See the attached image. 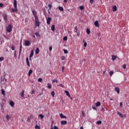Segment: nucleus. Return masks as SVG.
<instances>
[{
  "label": "nucleus",
  "instance_id": "obj_1",
  "mask_svg": "<svg viewBox=\"0 0 129 129\" xmlns=\"http://www.w3.org/2000/svg\"><path fill=\"white\" fill-rule=\"evenodd\" d=\"M14 9H12V12H18V9L17 6V0H14Z\"/></svg>",
  "mask_w": 129,
  "mask_h": 129
},
{
  "label": "nucleus",
  "instance_id": "obj_2",
  "mask_svg": "<svg viewBox=\"0 0 129 129\" xmlns=\"http://www.w3.org/2000/svg\"><path fill=\"white\" fill-rule=\"evenodd\" d=\"M35 22L36 27H40V21H39V18L38 17L35 18Z\"/></svg>",
  "mask_w": 129,
  "mask_h": 129
},
{
  "label": "nucleus",
  "instance_id": "obj_3",
  "mask_svg": "<svg viewBox=\"0 0 129 129\" xmlns=\"http://www.w3.org/2000/svg\"><path fill=\"white\" fill-rule=\"evenodd\" d=\"M7 32L11 33L12 32V25H9L7 28Z\"/></svg>",
  "mask_w": 129,
  "mask_h": 129
},
{
  "label": "nucleus",
  "instance_id": "obj_4",
  "mask_svg": "<svg viewBox=\"0 0 129 129\" xmlns=\"http://www.w3.org/2000/svg\"><path fill=\"white\" fill-rule=\"evenodd\" d=\"M32 14L35 18V19L38 18V16H37V12H36V11L32 10Z\"/></svg>",
  "mask_w": 129,
  "mask_h": 129
},
{
  "label": "nucleus",
  "instance_id": "obj_5",
  "mask_svg": "<svg viewBox=\"0 0 129 129\" xmlns=\"http://www.w3.org/2000/svg\"><path fill=\"white\" fill-rule=\"evenodd\" d=\"M51 20H52V19H51L50 17H48L47 19L46 23H47V25H50V24H51Z\"/></svg>",
  "mask_w": 129,
  "mask_h": 129
},
{
  "label": "nucleus",
  "instance_id": "obj_6",
  "mask_svg": "<svg viewBox=\"0 0 129 129\" xmlns=\"http://www.w3.org/2000/svg\"><path fill=\"white\" fill-rule=\"evenodd\" d=\"M60 123L62 124V125H65V124H67V121L62 120L61 121Z\"/></svg>",
  "mask_w": 129,
  "mask_h": 129
},
{
  "label": "nucleus",
  "instance_id": "obj_7",
  "mask_svg": "<svg viewBox=\"0 0 129 129\" xmlns=\"http://www.w3.org/2000/svg\"><path fill=\"white\" fill-rule=\"evenodd\" d=\"M117 11V8L115 6H113L112 7V11L113 12H116Z\"/></svg>",
  "mask_w": 129,
  "mask_h": 129
},
{
  "label": "nucleus",
  "instance_id": "obj_8",
  "mask_svg": "<svg viewBox=\"0 0 129 129\" xmlns=\"http://www.w3.org/2000/svg\"><path fill=\"white\" fill-rule=\"evenodd\" d=\"M94 25L95 27H99V23L98 22V21H95Z\"/></svg>",
  "mask_w": 129,
  "mask_h": 129
},
{
  "label": "nucleus",
  "instance_id": "obj_9",
  "mask_svg": "<svg viewBox=\"0 0 129 129\" xmlns=\"http://www.w3.org/2000/svg\"><path fill=\"white\" fill-rule=\"evenodd\" d=\"M3 18L4 19V21H8V16L6 14L3 15Z\"/></svg>",
  "mask_w": 129,
  "mask_h": 129
},
{
  "label": "nucleus",
  "instance_id": "obj_10",
  "mask_svg": "<svg viewBox=\"0 0 129 129\" xmlns=\"http://www.w3.org/2000/svg\"><path fill=\"white\" fill-rule=\"evenodd\" d=\"M10 105H11V106H12V107H14V106H15V102L11 101L10 102Z\"/></svg>",
  "mask_w": 129,
  "mask_h": 129
},
{
  "label": "nucleus",
  "instance_id": "obj_11",
  "mask_svg": "<svg viewBox=\"0 0 129 129\" xmlns=\"http://www.w3.org/2000/svg\"><path fill=\"white\" fill-rule=\"evenodd\" d=\"M25 46H29L30 45V41L29 40H26L25 42Z\"/></svg>",
  "mask_w": 129,
  "mask_h": 129
},
{
  "label": "nucleus",
  "instance_id": "obj_12",
  "mask_svg": "<svg viewBox=\"0 0 129 129\" xmlns=\"http://www.w3.org/2000/svg\"><path fill=\"white\" fill-rule=\"evenodd\" d=\"M115 91H116L118 94H119V88H118V87H116L115 88Z\"/></svg>",
  "mask_w": 129,
  "mask_h": 129
},
{
  "label": "nucleus",
  "instance_id": "obj_13",
  "mask_svg": "<svg viewBox=\"0 0 129 129\" xmlns=\"http://www.w3.org/2000/svg\"><path fill=\"white\" fill-rule=\"evenodd\" d=\"M101 104V103H100V102H97L96 103L95 105H96V107H98V106H100Z\"/></svg>",
  "mask_w": 129,
  "mask_h": 129
},
{
  "label": "nucleus",
  "instance_id": "obj_14",
  "mask_svg": "<svg viewBox=\"0 0 129 129\" xmlns=\"http://www.w3.org/2000/svg\"><path fill=\"white\" fill-rule=\"evenodd\" d=\"M26 62L27 64V66H28V67H30V62L29 61V58L28 57L26 58Z\"/></svg>",
  "mask_w": 129,
  "mask_h": 129
},
{
  "label": "nucleus",
  "instance_id": "obj_15",
  "mask_svg": "<svg viewBox=\"0 0 129 129\" xmlns=\"http://www.w3.org/2000/svg\"><path fill=\"white\" fill-rule=\"evenodd\" d=\"M6 91H5V90H4V89H2L1 90V93H2V94L3 95H4V96L6 95V93H5Z\"/></svg>",
  "mask_w": 129,
  "mask_h": 129
},
{
  "label": "nucleus",
  "instance_id": "obj_16",
  "mask_svg": "<svg viewBox=\"0 0 129 129\" xmlns=\"http://www.w3.org/2000/svg\"><path fill=\"white\" fill-rule=\"evenodd\" d=\"M65 93H66L67 96H69L70 98H71V96H70V94H69V92L68 91H65Z\"/></svg>",
  "mask_w": 129,
  "mask_h": 129
},
{
  "label": "nucleus",
  "instance_id": "obj_17",
  "mask_svg": "<svg viewBox=\"0 0 129 129\" xmlns=\"http://www.w3.org/2000/svg\"><path fill=\"white\" fill-rule=\"evenodd\" d=\"M60 116L61 117V118H67V117H66V116H64V115H63V114H60Z\"/></svg>",
  "mask_w": 129,
  "mask_h": 129
},
{
  "label": "nucleus",
  "instance_id": "obj_18",
  "mask_svg": "<svg viewBox=\"0 0 129 129\" xmlns=\"http://www.w3.org/2000/svg\"><path fill=\"white\" fill-rule=\"evenodd\" d=\"M40 52V49L39 48H37L35 50V54H39V52Z\"/></svg>",
  "mask_w": 129,
  "mask_h": 129
},
{
  "label": "nucleus",
  "instance_id": "obj_19",
  "mask_svg": "<svg viewBox=\"0 0 129 129\" xmlns=\"http://www.w3.org/2000/svg\"><path fill=\"white\" fill-rule=\"evenodd\" d=\"M51 29L52 31H55V25H52V26L51 27Z\"/></svg>",
  "mask_w": 129,
  "mask_h": 129
},
{
  "label": "nucleus",
  "instance_id": "obj_20",
  "mask_svg": "<svg viewBox=\"0 0 129 129\" xmlns=\"http://www.w3.org/2000/svg\"><path fill=\"white\" fill-rule=\"evenodd\" d=\"M32 73H33V71L32 70H30L28 72V76H31Z\"/></svg>",
  "mask_w": 129,
  "mask_h": 129
},
{
  "label": "nucleus",
  "instance_id": "obj_21",
  "mask_svg": "<svg viewBox=\"0 0 129 129\" xmlns=\"http://www.w3.org/2000/svg\"><path fill=\"white\" fill-rule=\"evenodd\" d=\"M33 56H34V50H31V52L30 55V57H33Z\"/></svg>",
  "mask_w": 129,
  "mask_h": 129
},
{
  "label": "nucleus",
  "instance_id": "obj_22",
  "mask_svg": "<svg viewBox=\"0 0 129 129\" xmlns=\"http://www.w3.org/2000/svg\"><path fill=\"white\" fill-rule=\"evenodd\" d=\"M117 114H118V115H119V116L121 117V118L123 117V115H122L120 112H117Z\"/></svg>",
  "mask_w": 129,
  "mask_h": 129
},
{
  "label": "nucleus",
  "instance_id": "obj_23",
  "mask_svg": "<svg viewBox=\"0 0 129 129\" xmlns=\"http://www.w3.org/2000/svg\"><path fill=\"white\" fill-rule=\"evenodd\" d=\"M58 10H59V11H61V12L64 11V9H63V7H59Z\"/></svg>",
  "mask_w": 129,
  "mask_h": 129
},
{
  "label": "nucleus",
  "instance_id": "obj_24",
  "mask_svg": "<svg viewBox=\"0 0 129 129\" xmlns=\"http://www.w3.org/2000/svg\"><path fill=\"white\" fill-rule=\"evenodd\" d=\"M47 88H49V89H51L52 88V85L50 84H48Z\"/></svg>",
  "mask_w": 129,
  "mask_h": 129
},
{
  "label": "nucleus",
  "instance_id": "obj_25",
  "mask_svg": "<svg viewBox=\"0 0 129 129\" xmlns=\"http://www.w3.org/2000/svg\"><path fill=\"white\" fill-rule=\"evenodd\" d=\"M39 117H40L41 119H43V118H44V115L42 114H40L39 115Z\"/></svg>",
  "mask_w": 129,
  "mask_h": 129
},
{
  "label": "nucleus",
  "instance_id": "obj_26",
  "mask_svg": "<svg viewBox=\"0 0 129 129\" xmlns=\"http://www.w3.org/2000/svg\"><path fill=\"white\" fill-rule=\"evenodd\" d=\"M115 59H116V56L115 55H112V60L113 61H114V60H115Z\"/></svg>",
  "mask_w": 129,
  "mask_h": 129
},
{
  "label": "nucleus",
  "instance_id": "obj_27",
  "mask_svg": "<svg viewBox=\"0 0 129 129\" xmlns=\"http://www.w3.org/2000/svg\"><path fill=\"white\" fill-rule=\"evenodd\" d=\"M6 118L8 120H10V119H11V116L9 115H7Z\"/></svg>",
  "mask_w": 129,
  "mask_h": 129
},
{
  "label": "nucleus",
  "instance_id": "obj_28",
  "mask_svg": "<svg viewBox=\"0 0 129 129\" xmlns=\"http://www.w3.org/2000/svg\"><path fill=\"white\" fill-rule=\"evenodd\" d=\"M74 31L75 33H78V32L77 26L75 27V29H74Z\"/></svg>",
  "mask_w": 129,
  "mask_h": 129
},
{
  "label": "nucleus",
  "instance_id": "obj_29",
  "mask_svg": "<svg viewBox=\"0 0 129 129\" xmlns=\"http://www.w3.org/2000/svg\"><path fill=\"white\" fill-rule=\"evenodd\" d=\"M52 83H55V82H56V83H58V80H57V79L53 80L52 81Z\"/></svg>",
  "mask_w": 129,
  "mask_h": 129
},
{
  "label": "nucleus",
  "instance_id": "obj_30",
  "mask_svg": "<svg viewBox=\"0 0 129 129\" xmlns=\"http://www.w3.org/2000/svg\"><path fill=\"white\" fill-rule=\"evenodd\" d=\"M51 95L52 97H54L55 96V92L54 91L51 92Z\"/></svg>",
  "mask_w": 129,
  "mask_h": 129
},
{
  "label": "nucleus",
  "instance_id": "obj_31",
  "mask_svg": "<svg viewBox=\"0 0 129 129\" xmlns=\"http://www.w3.org/2000/svg\"><path fill=\"white\" fill-rule=\"evenodd\" d=\"M114 73L113 72V71H111V72H110L109 73V75L110 76V77H111V76H112V75L114 74Z\"/></svg>",
  "mask_w": 129,
  "mask_h": 129
},
{
  "label": "nucleus",
  "instance_id": "obj_32",
  "mask_svg": "<svg viewBox=\"0 0 129 129\" xmlns=\"http://www.w3.org/2000/svg\"><path fill=\"white\" fill-rule=\"evenodd\" d=\"M80 10H81V11H83V10H84V7H83V6L80 7Z\"/></svg>",
  "mask_w": 129,
  "mask_h": 129
},
{
  "label": "nucleus",
  "instance_id": "obj_33",
  "mask_svg": "<svg viewBox=\"0 0 129 129\" xmlns=\"http://www.w3.org/2000/svg\"><path fill=\"white\" fill-rule=\"evenodd\" d=\"M5 58L4 57H0V62H3L4 61Z\"/></svg>",
  "mask_w": 129,
  "mask_h": 129
},
{
  "label": "nucleus",
  "instance_id": "obj_34",
  "mask_svg": "<svg viewBox=\"0 0 129 129\" xmlns=\"http://www.w3.org/2000/svg\"><path fill=\"white\" fill-rule=\"evenodd\" d=\"M24 90H23L22 91V92L20 93V95H21V96H22V97H23L24 96Z\"/></svg>",
  "mask_w": 129,
  "mask_h": 129
},
{
  "label": "nucleus",
  "instance_id": "obj_35",
  "mask_svg": "<svg viewBox=\"0 0 129 129\" xmlns=\"http://www.w3.org/2000/svg\"><path fill=\"white\" fill-rule=\"evenodd\" d=\"M87 33H88V35H89V34H90V29H87Z\"/></svg>",
  "mask_w": 129,
  "mask_h": 129
},
{
  "label": "nucleus",
  "instance_id": "obj_36",
  "mask_svg": "<svg viewBox=\"0 0 129 129\" xmlns=\"http://www.w3.org/2000/svg\"><path fill=\"white\" fill-rule=\"evenodd\" d=\"M35 128H36V129H40V126H39V125H38L37 124H36V125H35Z\"/></svg>",
  "mask_w": 129,
  "mask_h": 129
},
{
  "label": "nucleus",
  "instance_id": "obj_37",
  "mask_svg": "<svg viewBox=\"0 0 129 129\" xmlns=\"http://www.w3.org/2000/svg\"><path fill=\"white\" fill-rule=\"evenodd\" d=\"M48 8H49V10H51V9H52V5L48 4Z\"/></svg>",
  "mask_w": 129,
  "mask_h": 129
},
{
  "label": "nucleus",
  "instance_id": "obj_38",
  "mask_svg": "<svg viewBox=\"0 0 129 129\" xmlns=\"http://www.w3.org/2000/svg\"><path fill=\"white\" fill-rule=\"evenodd\" d=\"M82 114L83 117H85V113H84V111H83L82 112Z\"/></svg>",
  "mask_w": 129,
  "mask_h": 129
},
{
  "label": "nucleus",
  "instance_id": "obj_39",
  "mask_svg": "<svg viewBox=\"0 0 129 129\" xmlns=\"http://www.w3.org/2000/svg\"><path fill=\"white\" fill-rule=\"evenodd\" d=\"M63 41H67V36H64L63 38Z\"/></svg>",
  "mask_w": 129,
  "mask_h": 129
},
{
  "label": "nucleus",
  "instance_id": "obj_40",
  "mask_svg": "<svg viewBox=\"0 0 129 129\" xmlns=\"http://www.w3.org/2000/svg\"><path fill=\"white\" fill-rule=\"evenodd\" d=\"M43 81V79L42 78H39L38 82H42Z\"/></svg>",
  "mask_w": 129,
  "mask_h": 129
},
{
  "label": "nucleus",
  "instance_id": "obj_41",
  "mask_svg": "<svg viewBox=\"0 0 129 129\" xmlns=\"http://www.w3.org/2000/svg\"><path fill=\"white\" fill-rule=\"evenodd\" d=\"M63 51L64 54H67L68 53V51L66 49H64Z\"/></svg>",
  "mask_w": 129,
  "mask_h": 129
},
{
  "label": "nucleus",
  "instance_id": "obj_42",
  "mask_svg": "<svg viewBox=\"0 0 129 129\" xmlns=\"http://www.w3.org/2000/svg\"><path fill=\"white\" fill-rule=\"evenodd\" d=\"M101 122H102L101 120H99V121H97V124H100L101 123Z\"/></svg>",
  "mask_w": 129,
  "mask_h": 129
},
{
  "label": "nucleus",
  "instance_id": "obj_43",
  "mask_svg": "<svg viewBox=\"0 0 129 129\" xmlns=\"http://www.w3.org/2000/svg\"><path fill=\"white\" fill-rule=\"evenodd\" d=\"M122 68L125 69V68H126V65L125 64H123Z\"/></svg>",
  "mask_w": 129,
  "mask_h": 129
},
{
  "label": "nucleus",
  "instance_id": "obj_44",
  "mask_svg": "<svg viewBox=\"0 0 129 129\" xmlns=\"http://www.w3.org/2000/svg\"><path fill=\"white\" fill-rule=\"evenodd\" d=\"M58 86H59L60 87H62V88H64V85H63L62 84H59L58 85Z\"/></svg>",
  "mask_w": 129,
  "mask_h": 129
},
{
  "label": "nucleus",
  "instance_id": "obj_45",
  "mask_svg": "<svg viewBox=\"0 0 129 129\" xmlns=\"http://www.w3.org/2000/svg\"><path fill=\"white\" fill-rule=\"evenodd\" d=\"M11 49L13 51H15V46H14V45H12Z\"/></svg>",
  "mask_w": 129,
  "mask_h": 129
},
{
  "label": "nucleus",
  "instance_id": "obj_46",
  "mask_svg": "<svg viewBox=\"0 0 129 129\" xmlns=\"http://www.w3.org/2000/svg\"><path fill=\"white\" fill-rule=\"evenodd\" d=\"M87 43L84 42V47H87Z\"/></svg>",
  "mask_w": 129,
  "mask_h": 129
},
{
  "label": "nucleus",
  "instance_id": "obj_47",
  "mask_svg": "<svg viewBox=\"0 0 129 129\" xmlns=\"http://www.w3.org/2000/svg\"><path fill=\"white\" fill-rule=\"evenodd\" d=\"M21 53H22V49H20L19 50V56H21Z\"/></svg>",
  "mask_w": 129,
  "mask_h": 129
},
{
  "label": "nucleus",
  "instance_id": "obj_48",
  "mask_svg": "<svg viewBox=\"0 0 129 129\" xmlns=\"http://www.w3.org/2000/svg\"><path fill=\"white\" fill-rule=\"evenodd\" d=\"M61 60H65V57L64 56H61Z\"/></svg>",
  "mask_w": 129,
  "mask_h": 129
},
{
  "label": "nucleus",
  "instance_id": "obj_49",
  "mask_svg": "<svg viewBox=\"0 0 129 129\" xmlns=\"http://www.w3.org/2000/svg\"><path fill=\"white\" fill-rule=\"evenodd\" d=\"M94 0H90V4H93Z\"/></svg>",
  "mask_w": 129,
  "mask_h": 129
},
{
  "label": "nucleus",
  "instance_id": "obj_50",
  "mask_svg": "<svg viewBox=\"0 0 129 129\" xmlns=\"http://www.w3.org/2000/svg\"><path fill=\"white\" fill-rule=\"evenodd\" d=\"M93 109H94V110H96V107L95 106H92Z\"/></svg>",
  "mask_w": 129,
  "mask_h": 129
},
{
  "label": "nucleus",
  "instance_id": "obj_51",
  "mask_svg": "<svg viewBox=\"0 0 129 129\" xmlns=\"http://www.w3.org/2000/svg\"><path fill=\"white\" fill-rule=\"evenodd\" d=\"M3 6L4 4H3V3H0V8H3Z\"/></svg>",
  "mask_w": 129,
  "mask_h": 129
},
{
  "label": "nucleus",
  "instance_id": "obj_52",
  "mask_svg": "<svg viewBox=\"0 0 129 129\" xmlns=\"http://www.w3.org/2000/svg\"><path fill=\"white\" fill-rule=\"evenodd\" d=\"M31 94H35V91H34V90L32 91Z\"/></svg>",
  "mask_w": 129,
  "mask_h": 129
},
{
  "label": "nucleus",
  "instance_id": "obj_53",
  "mask_svg": "<svg viewBox=\"0 0 129 129\" xmlns=\"http://www.w3.org/2000/svg\"><path fill=\"white\" fill-rule=\"evenodd\" d=\"M22 43L20 44V50H22Z\"/></svg>",
  "mask_w": 129,
  "mask_h": 129
},
{
  "label": "nucleus",
  "instance_id": "obj_54",
  "mask_svg": "<svg viewBox=\"0 0 129 129\" xmlns=\"http://www.w3.org/2000/svg\"><path fill=\"white\" fill-rule=\"evenodd\" d=\"M64 69H65V67H62V72H63Z\"/></svg>",
  "mask_w": 129,
  "mask_h": 129
},
{
  "label": "nucleus",
  "instance_id": "obj_55",
  "mask_svg": "<svg viewBox=\"0 0 129 129\" xmlns=\"http://www.w3.org/2000/svg\"><path fill=\"white\" fill-rule=\"evenodd\" d=\"M120 107H122V102L120 103Z\"/></svg>",
  "mask_w": 129,
  "mask_h": 129
},
{
  "label": "nucleus",
  "instance_id": "obj_56",
  "mask_svg": "<svg viewBox=\"0 0 129 129\" xmlns=\"http://www.w3.org/2000/svg\"><path fill=\"white\" fill-rule=\"evenodd\" d=\"M58 127H57V126H54V129H58Z\"/></svg>",
  "mask_w": 129,
  "mask_h": 129
},
{
  "label": "nucleus",
  "instance_id": "obj_57",
  "mask_svg": "<svg viewBox=\"0 0 129 129\" xmlns=\"http://www.w3.org/2000/svg\"><path fill=\"white\" fill-rule=\"evenodd\" d=\"M35 35H36V36H39V33L38 32H36L35 33Z\"/></svg>",
  "mask_w": 129,
  "mask_h": 129
},
{
  "label": "nucleus",
  "instance_id": "obj_58",
  "mask_svg": "<svg viewBox=\"0 0 129 129\" xmlns=\"http://www.w3.org/2000/svg\"><path fill=\"white\" fill-rule=\"evenodd\" d=\"M49 51H52V47H49Z\"/></svg>",
  "mask_w": 129,
  "mask_h": 129
},
{
  "label": "nucleus",
  "instance_id": "obj_59",
  "mask_svg": "<svg viewBox=\"0 0 129 129\" xmlns=\"http://www.w3.org/2000/svg\"><path fill=\"white\" fill-rule=\"evenodd\" d=\"M77 36L79 37V35H80L79 33H78V32H77Z\"/></svg>",
  "mask_w": 129,
  "mask_h": 129
},
{
  "label": "nucleus",
  "instance_id": "obj_60",
  "mask_svg": "<svg viewBox=\"0 0 129 129\" xmlns=\"http://www.w3.org/2000/svg\"><path fill=\"white\" fill-rule=\"evenodd\" d=\"M63 2L64 3H67V0H64Z\"/></svg>",
  "mask_w": 129,
  "mask_h": 129
},
{
  "label": "nucleus",
  "instance_id": "obj_61",
  "mask_svg": "<svg viewBox=\"0 0 129 129\" xmlns=\"http://www.w3.org/2000/svg\"><path fill=\"white\" fill-rule=\"evenodd\" d=\"M80 129H84L83 126H81Z\"/></svg>",
  "mask_w": 129,
  "mask_h": 129
},
{
  "label": "nucleus",
  "instance_id": "obj_62",
  "mask_svg": "<svg viewBox=\"0 0 129 129\" xmlns=\"http://www.w3.org/2000/svg\"><path fill=\"white\" fill-rule=\"evenodd\" d=\"M31 57H30V56H29V60H31Z\"/></svg>",
  "mask_w": 129,
  "mask_h": 129
},
{
  "label": "nucleus",
  "instance_id": "obj_63",
  "mask_svg": "<svg viewBox=\"0 0 129 129\" xmlns=\"http://www.w3.org/2000/svg\"><path fill=\"white\" fill-rule=\"evenodd\" d=\"M17 55H16V51L15 52V56L16 57Z\"/></svg>",
  "mask_w": 129,
  "mask_h": 129
},
{
  "label": "nucleus",
  "instance_id": "obj_64",
  "mask_svg": "<svg viewBox=\"0 0 129 129\" xmlns=\"http://www.w3.org/2000/svg\"><path fill=\"white\" fill-rule=\"evenodd\" d=\"M98 35H99V36H100V33H99Z\"/></svg>",
  "mask_w": 129,
  "mask_h": 129
}]
</instances>
